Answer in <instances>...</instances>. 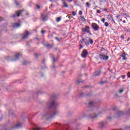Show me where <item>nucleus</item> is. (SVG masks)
I'll return each mask as SVG.
<instances>
[{"mask_svg": "<svg viewBox=\"0 0 130 130\" xmlns=\"http://www.w3.org/2000/svg\"><path fill=\"white\" fill-rule=\"evenodd\" d=\"M81 43L83 44L84 43L86 46H88L90 44L91 45H93L94 41H93V40L91 39L90 38L85 37V38L82 39Z\"/></svg>", "mask_w": 130, "mask_h": 130, "instance_id": "nucleus-1", "label": "nucleus"}, {"mask_svg": "<svg viewBox=\"0 0 130 130\" xmlns=\"http://www.w3.org/2000/svg\"><path fill=\"white\" fill-rule=\"evenodd\" d=\"M58 104L54 101H52L51 100H49L47 104V108H51L53 107V108H55L56 106H57Z\"/></svg>", "mask_w": 130, "mask_h": 130, "instance_id": "nucleus-2", "label": "nucleus"}, {"mask_svg": "<svg viewBox=\"0 0 130 130\" xmlns=\"http://www.w3.org/2000/svg\"><path fill=\"white\" fill-rule=\"evenodd\" d=\"M83 32H86L89 34V35H92V33H91V31H90V26H86L85 27H83L81 29Z\"/></svg>", "mask_w": 130, "mask_h": 130, "instance_id": "nucleus-3", "label": "nucleus"}, {"mask_svg": "<svg viewBox=\"0 0 130 130\" xmlns=\"http://www.w3.org/2000/svg\"><path fill=\"white\" fill-rule=\"evenodd\" d=\"M92 29H93V30H94V31H98V30H99V25H98V24L95 23H93L92 24V26H91Z\"/></svg>", "mask_w": 130, "mask_h": 130, "instance_id": "nucleus-4", "label": "nucleus"}, {"mask_svg": "<svg viewBox=\"0 0 130 130\" xmlns=\"http://www.w3.org/2000/svg\"><path fill=\"white\" fill-rule=\"evenodd\" d=\"M22 13H23V10H19L18 11H16V13L12 16V17L15 18V17H16V16H17V17H19Z\"/></svg>", "mask_w": 130, "mask_h": 130, "instance_id": "nucleus-5", "label": "nucleus"}, {"mask_svg": "<svg viewBox=\"0 0 130 130\" xmlns=\"http://www.w3.org/2000/svg\"><path fill=\"white\" fill-rule=\"evenodd\" d=\"M100 57L101 59H102L103 60H107V59H108V56H106V55L104 54H101L100 55Z\"/></svg>", "mask_w": 130, "mask_h": 130, "instance_id": "nucleus-6", "label": "nucleus"}, {"mask_svg": "<svg viewBox=\"0 0 130 130\" xmlns=\"http://www.w3.org/2000/svg\"><path fill=\"white\" fill-rule=\"evenodd\" d=\"M81 55L82 57H87V55H88V51H87V50H83L81 54Z\"/></svg>", "mask_w": 130, "mask_h": 130, "instance_id": "nucleus-7", "label": "nucleus"}, {"mask_svg": "<svg viewBox=\"0 0 130 130\" xmlns=\"http://www.w3.org/2000/svg\"><path fill=\"white\" fill-rule=\"evenodd\" d=\"M29 31L26 30L24 34H23V36L22 37V39H26L27 37H28V35H29Z\"/></svg>", "mask_w": 130, "mask_h": 130, "instance_id": "nucleus-8", "label": "nucleus"}, {"mask_svg": "<svg viewBox=\"0 0 130 130\" xmlns=\"http://www.w3.org/2000/svg\"><path fill=\"white\" fill-rule=\"evenodd\" d=\"M21 26V23L20 22L15 23L13 24V27L14 28H19Z\"/></svg>", "mask_w": 130, "mask_h": 130, "instance_id": "nucleus-9", "label": "nucleus"}, {"mask_svg": "<svg viewBox=\"0 0 130 130\" xmlns=\"http://www.w3.org/2000/svg\"><path fill=\"white\" fill-rule=\"evenodd\" d=\"M121 57H122V59L123 60H126V59H127V58H126V54H125V53H123L121 55Z\"/></svg>", "mask_w": 130, "mask_h": 130, "instance_id": "nucleus-10", "label": "nucleus"}, {"mask_svg": "<svg viewBox=\"0 0 130 130\" xmlns=\"http://www.w3.org/2000/svg\"><path fill=\"white\" fill-rule=\"evenodd\" d=\"M105 124H106V121H102L100 123L99 125L100 127H103L105 126Z\"/></svg>", "mask_w": 130, "mask_h": 130, "instance_id": "nucleus-11", "label": "nucleus"}, {"mask_svg": "<svg viewBox=\"0 0 130 130\" xmlns=\"http://www.w3.org/2000/svg\"><path fill=\"white\" fill-rule=\"evenodd\" d=\"M33 125L34 127L31 130H41V128L38 127L36 124H34Z\"/></svg>", "mask_w": 130, "mask_h": 130, "instance_id": "nucleus-12", "label": "nucleus"}, {"mask_svg": "<svg viewBox=\"0 0 130 130\" xmlns=\"http://www.w3.org/2000/svg\"><path fill=\"white\" fill-rule=\"evenodd\" d=\"M59 111L57 110H55L53 114L50 116V117H54L55 115H56L58 113Z\"/></svg>", "mask_w": 130, "mask_h": 130, "instance_id": "nucleus-13", "label": "nucleus"}, {"mask_svg": "<svg viewBox=\"0 0 130 130\" xmlns=\"http://www.w3.org/2000/svg\"><path fill=\"white\" fill-rule=\"evenodd\" d=\"M22 126V123L18 122L15 125V128H19V127H21Z\"/></svg>", "mask_w": 130, "mask_h": 130, "instance_id": "nucleus-14", "label": "nucleus"}, {"mask_svg": "<svg viewBox=\"0 0 130 130\" xmlns=\"http://www.w3.org/2000/svg\"><path fill=\"white\" fill-rule=\"evenodd\" d=\"M42 18L43 21H45V20L47 19V15H45V14H43L42 15Z\"/></svg>", "mask_w": 130, "mask_h": 130, "instance_id": "nucleus-15", "label": "nucleus"}, {"mask_svg": "<svg viewBox=\"0 0 130 130\" xmlns=\"http://www.w3.org/2000/svg\"><path fill=\"white\" fill-rule=\"evenodd\" d=\"M20 53H17L16 54H15L14 57H15V60H16V59H18V58H19V57H20Z\"/></svg>", "mask_w": 130, "mask_h": 130, "instance_id": "nucleus-16", "label": "nucleus"}, {"mask_svg": "<svg viewBox=\"0 0 130 130\" xmlns=\"http://www.w3.org/2000/svg\"><path fill=\"white\" fill-rule=\"evenodd\" d=\"M94 105V103L91 101L89 103L88 107H92Z\"/></svg>", "mask_w": 130, "mask_h": 130, "instance_id": "nucleus-17", "label": "nucleus"}, {"mask_svg": "<svg viewBox=\"0 0 130 130\" xmlns=\"http://www.w3.org/2000/svg\"><path fill=\"white\" fill-rule=\"evenodd\" d=\"M60 21H61V18L60 17H58L56 18V21L57 22H60Z\"/></svg>", "mask_w": 130, "mask_h": 130, "instance_id": "nucleus-18", "label": "nucleus"}, {"mask_svg": "<svg viewBox=\"0 0 130 130\" xmlns=\"http://www.w3.org/2000/svg\"><path fill=\"white\" fill-rule=\"evenodd\" d=\"M111 18L112 17L110 15H108L107 17V19L109 20V21H111Z\"/></svg>", "mask_w": 130, "mask_h": 130, "instance_id": "nucleus-19", "label": "nucleus"}, {"mask_svg": "<svg viewBox=\"0 0 130 130\" xmlns=\"http://www.w3.org/2000/svg\"><path fill=\"white\" fill-rule=\"evenodd\" d=\"M99 114H95L94 116H93L92 117V118H95V117H97V116H98L99 115Z\"/></svg>", "mask_w": 130, "mask_h": 130, "instance_id": "nucleus-20", "label": "nucleus"}, {"mask_svg": "<svg viewBox=\"0 0 130 130\" xmlns=\"http://www.w3.org/2000/svg\"><path fill=\"white\" fill-rule=\"evenodd\" d=\"M86 5L87 6V7H88V8H90V6H91V4H89V3L87 2L86 3Z\"/></svg>", "mask_w": 130, "mask_h": 130, "instance_id": "nucleus-21", "label": "nucleus"}, {"mask_svg": "<svg viewBox=\"0 0 130 130\" xmlns=\"http://www.w3.org/2000/svg\"><path fill=\"white\" fill-rule=\"evenodd\" d=\"M83 14V12H82V11H79V15L80 16L82 15Z\"/></svg>", "mask_w": 130, "mask_h": 130, "instance_id": "nucleus-22", "label": "nucleus"}, {"mask_svg": "<svg viewBox=\"0 0 130 130\" xmlns=\"http://www.w3.org/2000/svg\"><path fill=\"white\" fill-rule=\"evenodd\" d=\"M109 25L108 22H105V26L106 27H108Z\"/></svg>", "mask_w": 130, "mask_h": 130, "instance_id": "nucleus-23", "label": "nucleus"}, {"mask_svg": "<svg viewBox=\"0 0 130 130\" xmlns=\"http://www.w3.org/2000/svg\"><path fill=\"white\" fill-rule=\"evenodd\" d=\"M72 15L73 16H75L76 15H77V13H76V12L73 11L72 12Z\"/></svg>", "mask_w": 130, "mask_h": 130, "instance_id": "nucleus-24", "label": "nucleus"}, {"mask_svg": "<svg viewBox=\"0 0 130 130\" xmlns=\"http://www.w3.org/2000/svg\"><path fill=\"white\" fill-rule=\"evenodd\" d=\"M128 79H130V72H128L127 74Z\"/></svg>", "mask_w": 130, "mask_h": 130, "instance_id": "nucleus-25", "label": "nucleus"}, {"mask_svg": "<svg viewBox=\"0 0 130 130\" xmlns=\"http://www.w3.org/2000/svg\"><path fill=\"white\" fill-rule=\"evenodd\" d=\"M101 22H102L103 23H104L105 22V18H102L101 19Z\"/></svg>", "mask_w": 130, "mask_h": 130, "instance_id": "nucleus-26", "label": "nucleus"}, {"mask_svg": "<svg viewBox=\"0 0 130 130\" xmlns=\"http://www.w3.org/2000/svg\"><path fill=\"white\" fill-rule=\"evenodd\" d=\"M122 92H123V89H120L119 90V93H122Z\"/></svg>", "mask_w": 130, "mask_h": 130, "instance_id": "nucleus-27", "label": "nucleus"}, {"mask_svg": "<svg viewBox=\"0 0 130 130\" xmlns=\"http://www.w3.org/2000/svg\"><path fill=\"white\" fill-rule=\"evenodd\" d=\"M96 13H97L98 14H100V13H101V11L100 10H98L96 11Z\"/></svg>", "mask_w": 130, "mask_h": 130, "instance_id": "nucleus-28", "label": "nucleus"}, {"mask_svg": "<svg viewBox=\"0 0 130 130\" xmlns=\"http://www.w3.org/2000/svg\"><path fill=\"white\" fill-rule=\"evenodd\" d=\"M118 114H119V115H121V114H122V112H121V111H119V112H118Z\"/></svg>", "mask_w": 130, "mask_h": 130, "instance_id": "nucleus-29", "label": "nucleus"}, {"mask_svg": "<svg viewBox=\"0 0 130 130\" xmlns=\"http://www.w3.org/2000/svg\"><path fill=\"white\" fill-rule=\"evenodd\" d=\"M47 115H48V114H42L43 116H47Z\"/></svg>", "mask_w": 130, "mask_h": 130, "instance_id": "nucleus-30", "label": "nucleus"}, {"mask_svg": "<svg viewBox=\"0 0 130 130\" xmlns=\"http://www.w3.org/2000/svg\"><path fill=\"white\" fill-rule=\"evenodd\" d=\"M121 38H122V39H124V36L123 35H122L121 36Z\"/></svg>", "mask_w": 130, "mask_h": 130, "instance_id": "nucleus-31", "label": "nucleus"}, {"mask_svg": "<svg viewBox=\"0 0 130 130\" xmlns=\"http://www.w3.org/2000/svg\"><path fill=\"white\" fill-rule=\"evenodd\" d=\"M122 78L123 79V80H124V79H125V75L122 76Z\"/></svg>", "mask_w": 130, "mask_h": 130, "instance_id": "nucleus-32", "label": "nucleus"}, {"mask_svg": "<svg viewBox=\"0 0 130 130\" xmlns=\"http://www.w3.org/2000/svg\"><path fill=\"white\" fill-rule=\"evenodd\" d=\"M52 59H53L54 62H55L56 60H55V59L54 58V57H52Z\"/></svg>", "mask_w": 130, "mask_h": 130, "instance_id": "nucleus-33", "label": "nucleus"}, {"mask_svg": "<svg viewBox=\"0 0 130 130\" xmlns=\"http://www.w3.org/2000/svg\"><path fill=\"white\" fill-rule=\"evenodd\" d=\"M4 19H3V18L0 17V22H2V21H3Z\"/></svg>", "mask_w": 130, "mask_h": 130, "instance_id": "nucleus-34", "label": "nucleus"}, {"mask_svg": "<svg viewBox=\"0 0 130 130\" xmlns=\"http://www.w3.org/2000/svg\"><path fill=\"white\" fill-rule=\"evenodd\" d=\"M37 9H40V6L39 5H37Z\"/></svg>", "mask_w": 130, "mask_h": 130, "instance_id": "nucleus-35", "label": "nucleus"}, {"mask_svg": "<svg viewBox=\"0 0 130 130\" xmlns=\"http://www.w3.org/2000/svg\"><path fill=\"white\" fill-rule=\"evenodd\" d=\"M45 30H42V34H44V33H45Z\"/></svg>", "mask_w": 130, "mask_h": 130, "instance_id": "nucleus-36", "label": "nucleus"}, {"mask_svg": "<svg viewBox=\"0 0 130 130\" xmlns=\"http://www.w3.org/2000/svg\"><path fill=\"white\" fill-rule=\"evenodd\" d=\"M110 119H111V117H108V120H110Z\"/></svg>", "mask_w": 130, "mask_h": 130, "instance_id": "nucleus-37", "label": "nucleus"}, {"mask_svg": "<svg viewBox=\"0 0 130 130\" xmlns=\"http://www.w3.org/2000/svg\"><path fill=\"white\" fill-rule=\"evenodd\" d=\"M129 39H130V38H128L127 39V42L129 41Z\"/></svg>", "mask_w": 130, "mask_h": 130, "instance_id": "nucleus-38", "label": "nucleus"}, {"mask_svg": "<svg viewBox=\"0 0 130 130\" xmlns=\"http://www.w3.org/2000/svg\"><path fill=\"white\" fill-rule=\"evenodd\" d=\"M123 23H126V21H125V20H123Z\"/></svg>", "mask_w": 130, "mask_h": 130, "instance_id": "nucleus-39", "label": "nucleus"}, {"mask_svg": "<svg viewBox=\"0 0 130 130\" xmlns=\"http://www.w3.org/2000/svg\"><path fill=\"white\" fill-rule=\"evenodd\" d=\"M99 74H95V76H98Z\"/></svg>", "mask_w": 130, "mask_h": 130, "instance_id": "nucleus-40", "label": "nucleus"}, {"mask_svg": "<svg viewBox=\"0 0 130 130\" xmlns=\"http://www.w3.org/2000/svg\"><path fill=\"white\" fill-rule=\"evenodd\" d=\"M15 4L18 6V4L17 3V2H15Z\"/></svg>", "mask_w": 130, "mask_h": 130, "instance_id": "nucleus-41", "label": "nucleus"}, {"mask_svg": "<svg viewBox=\"0 0 130 130\" xmlns=\"http://www.w3.org/2000/svg\"><path fill=\"white\" fill-rule=\"evenodd\" d=\"M81 48H83V46H81Z\"/></svg>", "mask_w": 130, "mask_h": 130, "instance_id": "nucleus-42", "label": "nucleus"}, {"mask_svg": "<svg viewBox=\"0 0 130 130\" xmlns=\"http://www.w3.org/2000/svg\"><path fill=\"white\" fill-rule=\"evenodd\" d=\"M49 46H50V47H51V45H49Z\"/></svg>", "mask_w": 130, "mask_h": 130, "instance_id": "nucleus-43", "label": "nucleus"}, {"mask_svg": "<svg viewBox=\"0 0 130 130\" xmlns=\"http://www.w3.org/2000/svg\"><path fill=\"white\" fill-rule=\"evenodd\" d=\"M123 82H125V80L123 81Z\"/></svg>", "mask_w": 130, "mask_h": 130, "instance_id": "nucleus-44", "label": "nucleus"}, {"mask_svg": "<svg viewBox=\"0 0 130 130\" xmlns=\"http://www.w3.org/2000/svg\"><path fill=\"white\" fill-rule=\"evenodd\" d=\"M129 113H130V110H129Z\"/></svg>", "mask_w": 130, "mask_h": 130, "instance_id": "nucleus-45", "label": "nucleus"}, {"mask_svg": "<svg viewBox=\"0 0 130 130\" xmlns=\"http://www.w3.org/2000/svg\"><path fill=\"white\" fill-rule=\"evenodd\" d=\"M112 21H113V19H112Z\"/></svg>", "mask_w": 130, "mask_h": 130, "instance_id": "nucleus-46", "label": "nucleus"}, {"mask_svg": "<svg viewBox=\"0 0 130 130\" xmlns=\"http://www.w3.org/2000/svg\"><path fill=\"white\" fill-rule=\"evenodd\" d=\"M67 130H69L68 129H67Z\"/></svg>", "mask_w": 130, "mask_h": 130, "instance_id": "nucleus-47", "label": "nucleus"}]
</instances>
